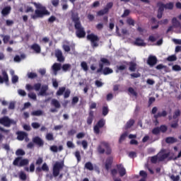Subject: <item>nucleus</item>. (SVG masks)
<instances>
[{"label":"nucleus","mask_w":181,"mask_h":181,"mask_svg":"<svg viewBox=\"0 0 181 181\" xmlns=\"http://www.w3.org/2000/svg\"><path fill=\"white\" fill-rule=\"evenodd\" d=\"M71 18L74 25V28L76 29V35L79 39H83L86 37V30L84 27L81 25V21H80V17H78V13H72Z\"/></svg>","instance_id":"1"},{"label":"nucleus","mask_w":181,"mask_h":181,"mask_svg":"<svg viewBox=\"0 0 181 181\" xmlns=\"http://www.w3.org/2000/svg\"><path fill=\"white\" fill-rule=\"evenodd\" d=\"M35 6L37 9L35 11V14L31 15V19H37L39 18H43L45 15H50V12L46 9V7L42 6L40 4L34 3Z\"/></svg>","instance_id":"2"},{"label":"nucleus","mask_w":181,"mask_h":181,"mask_svg":"<svg viewBox=\"0 0 181 181\" xmlns=\"http://www.w3.org/2000/svg\"><path fill=\"white\" fill-rule=\"evenodd\" d=\"M98 152L100 155H103L104 153H106V155H111L112 150L111 149V147L110 146V144L102 141L100 144L98 146Z\"/></svg>","instance_id":"3"},{"label":"nucleus","mask_w":181,"mask_h":181,"mask_svg":"<svg viewBox=\"0 0 181 181\" xmlns=\"http://www.w3.org/2000/svg\"><path fill=\"white\" fill-rule=\"evenodd\" d=\"M64 168V160L56 161L52 166V174L54 177H57L60 175V171Z\"/></svg>","instance_id":"4"},{"label":"nucleus","mask_w":181,"mask_h":181,"mask_svg":"<svg viewBox=\"0 0 181 181\" xmlns=\"http://www.w3.org/2000/svg\"><path fill=\"white\" fill-rule=\"evenodd\" d=\"M87 40H90L92 47H98L100 42V37L94 33L88 34L86 37Z\"/></svg>","instance_id":"5"},{"label":"nucleus","mask_w":181,"mask_h":181,"mask_svg":"<svg viewBox=\"0 0 181 181\" xmlns=\"http://www.w3.org/2000/svg\"><path fill=\"white\" fill-rule=\"evenodd\" d=\"M13 166H18V168H23V166H28L29 165V159L22 158V157H17L13 162Z\"/></svg>","instance_id":"6"},{"label":"nucleus","mask_w":181,"mask_h":181,"mask_svg":"<svg viewBox=\"0 0 181 181\" xmlns=\"http://www.w3.org/2000/svg\"><path fill=\"white\" fill-rule=\"evenodd\" d=\"M105 125V120L104 119H100L97 124L93 127V131L95 134L98 135L100 134V128H103Z\"/></svg>","instance_id":"7"},{"label":"nucleus","mask_w":181,"mask_h":181,"mask_svg":"<svg viewBox=\"0 0 181 181\" xmlns=\"http://www.w3.org/2000/svg\"><path fill=\"white\" fill-rule=\"evenodd\" d=\"M2 76H0V84L5 83L6 86H9V76H8V73L6 71H2Z\"/></svg>","instance_id":"8"},{"label":"nucleus","mask_w":181,"mask_h":181,"mask_svg":"<svg viewBox=\"0 0 181 181\" xmlns=\"http://www.w3.org/2000/svg\"><path fill=\"white\" fill-rule=\"evenodd\" d=\"M156 63H158V58L153 55H150L147 59V64L151 67H153Z\"/></svg>","instance_id":"9"},{"label":"nucleus","mask_w":181,"mask_h":181,"mask_svg":"<svg viewBox=\"0 0 181 181\" xmlns=\"http://www.w3.org/2000/svg\"><path fill=\"white\" fill-rule=\"evenodd\" d=\"M17 139L18 141H23V139H25V141H28V133L25 132H17Z\"/></svg>","instance_id":"10"},{"label":"nucleus","mask_w":181,"mask_h":181,"mask_svg":"<svg viewBox=\"0 0 181 181\" xmlns=\"http://www.w3.org/2000/svg\"><path fill=\"white\" fill-rule=\"evenodd\" d=\"M117 168L119 172V175L121 177L127 175V170H125V168H124V165L122 164H117Z\"/></svg>","instance_id":"11"},{"label":"nucleus","mask_w":181,"mask_h":181,"mask_svg":"<svg viewBox=\"0 0 181 181\" xmlns=\"http://www.w3.org/2000/svg\"><path fill=\"white\" fill-rule=\"evenodd\" d=\"M158 156V162H163L165 159H168L169 156H170V152L163 153L162 152H160L157 154Z\"/></svg>","instance_id":"12"},{"label":"nucleus","mask_w":181,"mask_h":181,"mask_svg":"<svg viewBox=\"0 0 181 181\" xmlns=\"http://www.w3.org/2000/svg\"><path fill=\"white\" fill-rule=\"evenodd\" d=\"M55 57L57 59V61L60 63H63L64 62V57H63V52L60 49H57L55 51Z\"/></svg>","instance_id":"13"},{"label":"nucleus","mask_w":181,"mask_h":181,"mask_svg":"<svg viewBox=\"0 0 181 181\" xmlns=\"http://www.w3.org/2000/svg\"><path fill=\"white\" fill-rule=\"evenodd\" d=\"M0 124L4 125V127H11V124H12V121L8 117H2L0 118Z\"/></svg>","instance_id":"14"},{"label":"nucleus","mask_w":181,"mask_h":181,"mask_svg":"<svg viewBox=\"0 0 181 181\" xmlns=\"http://www.w3.org/2000/svg\"><path fill=\"white\" fill-rule=\"evenodd\" d=\"M33 144H35V145H37V146H43L45 145V141L39 137V136H35L33 139Z\"/></svg>","instance_id":"15"},{"label":"nucleus","mask_w":181,"mask_h":181,"mask_svg":"<svg viewBox=\"0 0 181 181\" xmlns=\"http://www.w3.org/2000/svg\"><path fill=\"white\" fill-rule=\"evenodd\" d=\"M112 162H114V158L112 157H108L106 159L105 165L106 170H110V168L112 166Z\"/></svg>","instance_id":"16"},{"label":"nucleus","mask_w":181,"mask_h":181,"mask_svg":"<svg viewBox=\"0 0 181 181\" xmlns=\"http://www.w3.org/2000/svg\"><path fill=\"white\" fill-rule=\"evenodd\" d=\"M62 69V64L60 63H54L52 65V70L54 71V76H57V71Z\"/></svg>","instance_id":"17"},{"label":"nucleus","mask_w":181,"mask_h":181,"mask_svg":"<svg viewBox=\"0 0 181 181\" xmlns=\"http://www.w3.org/2000/svg\"><path fill=\"white\" fill-rule=\"evenodd\" d=\"M30 49L32 50H34V52L35 53H37V54H39V53H40V52H42V48L40 47V45H39L37 43H34L31 45Z\"/></svg>","instance_id":"18"},{"label":"nucleus","mask_w":181,"mask_h":181,"mask_svg":"<svg viewBox=\"0 0 181 181\" xmlns=\"http://www.w3.org/2000/svg\"><path fill=\"white\" fill-rule=\"evenodd\" d=\"M134 45L136 46H143V47L146 46V43H145L144 40L142 38H140V37L136 38L135 42H134Z\"/></svg>","instance_id":"19"},{"label":"nucleus","mask_w":181,"mask_h":181,"mask_svg":"<svg viewBox=\"0 0 181 181\" xmlns=\"http://www.w3.org/2000/svg\"><path fill=\"white\" fill-rule=\"evenodd\" d=\"M127 64H129V71L134 72L136 71V63L134 62H130L128 63H127Z\"/></svg>","instance_id":"20"},{"label":"nucleus","mask_w":181,"mask_h":181,"mask_svg":"<svg viewBox=\"0 0 181 181\" xmlns=\"http://www.w3.org/2000/svg\"><path fill=\"white\" fill-rule=\"evenodd\" d=\"M49 149L52 152H54L55 153H57L58 151L59 152H62V151L63 150V146H59L58 148L57 146H51Z\"/></svg>","instance_id":"21"},{"label":"nucleus","mask_w":181,"mask_h":181,"mask_svg":"<svg viewBox=\"0 0 181 181\" xmlns=\"http://www.w3.org/2000/svg\"><path fill=\"white\" fill-rule=\"evenodd\" d=\"M11 8L10 6L4 7L1 11L3 16H6L7 15H9V13H11Z\"/></svg>","instance_id":"22"},{"label":"nucleus","mask_w":181,"mask_h":181,"mask_svg":"<svg viewBox=\"0 0 181 181\" xmlns=\"http://www.w3.org/2000/svg\"><path fill=\"white\" fill-rule=\"evenodd\" d=\"M102 72L104 76H108V74H112V73H114V70L110 67H105Z\"/></svg>","instance_id":"23"},{"label":"nucleus","mask_w":181,"mask_h":181,"mask_svg":"<svg viewBox=\"0 0 181 181\" xmlns=\"http://www.w3.org/2000/svg\"><path fill=\"white\" fill-rule=\"evenodd\" d=\"M165 142L166 144H176V142H177V139L173 136L167 137L165 139Z\"/></svg>","instance_id":"24"},{"label":"nucleus","mask_w":181,"mask_h":181,"mask_svg":"<svg viewBox=\"0 0 181 181\" xmlns=\"http://www.w3.org/2000/svg\"><path fill=\"white\" fill-rule=\"evenodd\" d=\"M24 170L25 172H30L31 173H33V172H35V163H31L30 165V168L28 166L25 167Z\"/></svg>","instance_id":"25"},{"label":"nucleus","mask_w":181,"mask_h":181,"mask_svg":"<svg viewBox=\"0 0 181 181\" xmlns=\"http://www.w3.org/2000/svg\"><path fill=\"white\" fill-rule=\"evenodd\" d=\"M166 114H157L154 115V118L156 119L154 122V125H156V127H157V125H159V121H158V118L160 117H166Z\"/></svg>","instance_id":"26"},{"label":"nucleus","mask_w":181,"mask_h":181,"mask_svg":"<svg viewBox=\"0 0 181 181\" xmlns=\"http://www.w3.org/2000/svg\"><path fill=\"white\" fill-rule=\"evenodd\" d=\"M51 105L54 107L55 108H60L62 105H60V102L56 99H52L51 101Z\"/></svg>","instance_id":"27"},{"label":"nucleus","mask_w":181,"mask_h":181,"mask_svg":"<svg viewBox=\"0 0 181 181\" xmlns=\"http://www.w3.org/2000/svg\"><path fill=\"white\" fill-rule=\"evenodd\" d=\"M134 124H135V120H134L132 119L129 120L127 122L126 125L124 126V129H129V128L133 127Z\"/></svg>","instance_id":"28"},{"label":"nucleus","mask_w":181,"mask_h":181,"mask_svg":"<svg viewBox=\"0 0 181 181\" xmlns=\"http://www.w3.org/2000/svg\"><path fill=\"white\" fill-rule=\"evenodd\" d=\"M157 6H158V12H163L165 9V4L160 1L157 3Z\"/></svg>","instance_id":"29"},{"label":"nucleus","mask_w":181,"mask_h":181,"mask_svg":"<svg viewBox=\"0 0 181 181\" xmlns=\"http://www.w3.org/2000/svg\"><path fill=\"white\" fill-rule=\"evenodd\" d=\"M18 176L21 180L25 181L28 179V175H26V173H25L23 171H21L18 174Z\"/></svg>","instance_id":"30"},{"label":"nucleus","mask_w":181,"mask_h":181,"mask_svg":"<svg viewBox=\"0 0 181 181\" xmlns=\"http://www.w3.org/2000/svg\"><path fill=\"white\" fill-rule=\"evenodd\" d=\"M85 168L88 170H94V165H93V163L91 162H87L85 164Z\"/></svg>","instance_id":"31"},{"label":"nucleus","mask_w":181,"mask_h":181,"mask_svg":"<svg viewBox=\"0 0 181 181\" xmlns=\"http://www.w3.org/2000/svg\"><path fill=\"white\" fill-rule=\"evenodd\" d=\"M47 86H42L40 91V95H46V91H47Z\"/></svg>","instance_id":"32"},{"label":"nucleus","mask_w":181,"mask_h":181,"mask_svg":"<svg viewBox=\"0 0 181 181\" xmlns=\"http://www.w3.org/2000/svg\"><path fill=\"white\" fill-rule=\"evenodd\" d=\"M66 91V87H61L59 88V90L56 93V95H63L64 94V92Z\"/></svg>","instance_id":"33"},{"label":"nucleus","mask_w":181,"mask_h":181,"mask_svg":"<svg viewBox=\"0 0 181 181\" xmlns=\"http://www.w3.org/2000/svg\"><path fill=\"white\" fill-rule=\"evenodd\" d=\"M81 67L83 69V71H88V65L87 64V62H82L81 63Z\"/></svg>","instance_id":"34"},{"label":"nucleus","mask_w":181,"mask_h":181,"mask_svg":"<svg viewBox=\"0 0 181 181\" xmlns=\"http://www.w3.org/2000/svg\"><path fill=\"white\" fill-rule=\"evenodd\" d=\"M100 62L102 64H104L105 66H110L111 63L110 62V60L107 58H101Z\"/></svg>","instance_id":"35"},{"label":"nucleus","mask_w":181,"mask_h":181,"mask_svg":"<svg viewBox=\"0 0 181 181\" xmlns=\"http://www.w3.org/2000/svg\"><path fill=\"white\" fill-rule=\"evenodd\" d=\"M71 69V65L70 64H64L62 66L63 71H69Z\"/></svg>","instance_id":"36"},{"label":"nucleus","mask_w":181,"mask_h":181,"mask_svg":"<svg viewBox=\"0 0 181 181\" xmlns=\"http://www.w3.org/2000/svg\"><path fill=\"white\" fill-rule=\"evenodd\" d=\"M128 136V132H124L123 133L120 137H119V143L121 144V142L125 141V139Z\"/></svg>","instance_id":"37"},{"label":"nucleus","mask_w":181,"mask_h":181,"mask_svg":"<svg viewBox=\"0 0 181 181\" xmlns=\"http://www.w3.org/2000/svg\"><path fill=\"white\" fill-rule=\"evenodd\" d=\"M108 13V10L107 8H103L99 11H98L97 14L98 16H103Z\"/></svg>","instance_id":"38"},{"label":"nucleus","mask_w":181,"mask_h":181,"mask_svg":"<svg viewBox=\"0 0 181 181\" xmlns=\"http://www.w3.org/2000/svg\"><path fill=\"white\" fill-rule=\"evenodd\" d=\"M128 91H129V93H130V94H132L134 97H138V93H136V91H135V89H134V88L129 87L128 88Z\"/></svg>","instance_id":"39"},{"label":"nucleus","mask_w":181,"mask_h":181,"mask_svg":"<svg viewBox=\"0 0 181 181\" xmlns=\"http://www.w3.org/2000/svg\"><path fill=\"white\" fill-rule=\"evenodd\" d=\"M93 119H94V115H93V114L89 115V116L87 119L88 125H91V124H93Z\"/></svg>","instance_id":"40"},{"label":"nucleus","mask_w":181,"mask_h":181,"mask_svg":"<svg viewBox=\"0 0 181 181\" xmlns=\"http://www.w3.org/2000/svg\"><path fill=\"white\" fill-rule=\"evenodd\" d=\"M25 151L22 150L21 148H18L16 151V156H25Z\"/></svg>","instance_id":"41"},{"label":"nucleus","mask_w":181,"mask_h":181,"mask_svg":"<svg viewBox=\"0 0 181 181\" xmlns=\"http://www.w3.org/2000/svg\"><path fill=\"white\" fill-rule=\"evenodd\" d=\"M47 141H54V136L52 133H47L45 136Z\"/></svg>","instance_id":"42"},{"label":"nucleus","mask_w":181,"mask_h":181,"mask_svg":"<svg viewBox=\"0 0 181 181\" xmlns=\"http://www.w3.org/2000/svg\"><path fill=\"white\" fill-rule=\"evenodd\" d=\"M158 160H159V157L158 154L156 156H152L151 158V163H158Z\"/></svg>","instance_id":"43"},{"label":"nucleus","mask_w":181,"mask_h":181,"mask_svg":"<svg viewBox=\"0 0 181 181\" xmlns=\"http://www.w3.org/2000/svg\"><path fill=\"white\" fill-rule=\"evenodd\" d=\"M152 134L153 135H159L160 134V130L159 129V127H155L152 129Z\"/></svg>","instance_id":"44"},{"label":"nucleus","mask_w":181,"mask_h":181,"mask_svg":"<svg viewBox=\"0 0 181 181\" xmlns=\"http://www.w3.org/2000/svg\"><path fill=\"white\" fill-rule=\"evenodd\" d=\"M28 97L31 100H33L34 101H36L37 100V96H36V93H28Z\"/></svg>","instance_id":"45"},{"label":"nucleus","mask_w":181,"mask_h":181,"mask_svg":"<svg viewBox=\"0 0 181 181\" xmlns=\"http://www.w3.org/2000/svg\"><path fill=\"white\" fill-rule=\"evenodd\" d=\"M159 129H160V132L165 134V132H166V131H168V127L165 124H163L159 127Z\"/></svg>","instance_id":"46"},{"label":"nucleus","mask_w":181,"mask_h":181,"mask_svg":"<svg viewBox=\"0 0 181 181\" xmlns=\"http://www.w3.org/2000/svg\"><path fill=\"white\" fill-rule=\"evenodd\" d=\"M167 60L168 62H176V60H177V58L176 57V55H171L167 58Z\"/></svg>","instance_id":"47"},{"label":"nucleus","mask_w":181,"mask_h":181,"mask_svg":"<svg viewBox=\"0 0 181 181\" xmlns=\"http://www.w3.org/2000/svg\"><path fill=\"white\" fill-rule=\"evenodd\" d=\"M127 23L131 26H135V21L132 18H127Z\"/></svg>","instance_id":"48"},{"label":"nucleus","mask_w":181,"mask_h":181,"mask_svg":"<svg viewBox=\"0 0 181 181\" xmlns=\"http://www.w3.org/2000/svg\"><path fill=\"white\" fill-rule=\"evenodd\" d=\"M33 87H34V90H35V91H39V90H40V88H42V84L40 83H35Z\"/></svg>","instance_id":"49"},{"label":"nucleus","mask_w":181,"mask_h":181,"mask_svg":"<svg viewBox=\"0 0 181 181\" xmlns=\"http://www.w3.org/2000/svg\"><path fill=\"white\" fill-rule=\"evenodd\" d=\"M4 43L6 44L11 40V36L9 35H2Z\"/></svg>","instance_id":"50"},{"label":"nucleus","mask_w":181,"mask_h":181,"mask_svg":"<svg viewBox=\"0 0 181 181\" xmlns=\"http://www.w3.org/2000/svg\"><path fill=\"white\" fill-rule=\"evenodd\" d=\"M11 81L13 83V84H16V83H18V81H19V77H18V76L14 75L12 76L11 78Z\"/></svg>","instance_id":"51"},{"label":"nucleus","mask_w":181,"mask_h":181,"mask_svg":"<svg viewBox=\"0 0 181 181\" xmlns=\"http://www.w3.org/2000/svg\"><path fill=\"white\" fill-rule=\"evenodd\" d=\"M164 5L165 6V9H170V10L173 9V2L167 3L166 4H164Z\"/></svg>","instance_id":"52"},{"label":"nucleus","mask_w":181,"mask_h":181,"mask_svg":"<svg viewBox=\"0 0 181 181\" xmlns=\"http://www.w3.org/2000/svg\"><path fill=\"white\" fill-rule=\"evenodd\" d=\"M41 168L44 172H49V165H47V163H44Z\"/></svg>","instance_id":"53"},{"label":"nucleus","mask_w":181,"mask_h":181,"mask_svg":"<svg viewBox=\"0 0 181 181\" xmlns=\"http://www.w3.org/2000/svg\"><path fill=\"white\" fill-rule=\"evenodd\" d=\"M28 78H36L37 77V74L36 73L30 72L28 74Z\"/></svg>","instance_id":"54"},{"label":"nucleus","mask_w":181,"mask_h":181,"mask_svg":"<svg viewBox=\"0 0 181 181\" xmlns=\"http://www.w3.org/2000/svg\"><path fill=\"white\" fill-rule=\"evenodd\" d=\"M31 127L34 129H37L39 128H40V124L37 123V122H33L31 124Z\"/></svg>","instance_id":"55"},{"label":"nucleus","mask_w":181,"mask_h":181,"mask_svg":"<svg viewBox=\"0 0 181 181\" xmlns=\"http://www.w3.org/2000/svg\"><path fill=\"white\" fill-rule=\"evenodd\" d=\"M75 156H76V158L77 159V161L78 162H81V156L80 155V152L78 151H76L75 152Z\"/></svg>","instance_id":"56"},{"label":"nucleus","mask_w":181,"mask_h":181,"mask_svg":"<svg viewBox=\"0 0 181 181\" xmlns=\"http://www.w3.org/2000/svg\"><path fill=\"white\" fill-rule=\"evenodd\" d=\"M129 13H131V11L129 9L124 10L123 14L122 15V18H127V16H129Z\"/></svg>","instance_id":"57"},{"label":"nucleus","mask_w":181,"mask_h":181,"mask_svg":"<svg viewBox=\"0 0 181 181\" xmlns=\"http://www.w3.org/2000/svg\"><path fill=\"white\" fill-rule=\"evenodd\" d=\"M104 64L99 63V69L97 70V73H101L104 70Z\"/></svg>","instance_id":"58"},{"label":"nucleus","mask_w":181,"mask_h":181,"mask_svg":"<svg viewBox=\"0 0 181 181\" xmlns=\"http://www.w3.org/2000/svg\"><path fill=\"white\" fill-rule=\"evenodd\" d=\"M18 93L19 95H21V97H26V91H25L24 90L19 89L18 90Z\"/></svg>","instance_id":"59"},{"label":"nucleus","mask_w":181,"mask_h":181,"mask_svg":"<svg viewBox=\"0 0 181 181\" xmlns=\"http://www.w3.org/2000/svg\"><path fill=\"white\" fill-rule=\"evenodd\" d=\"M95 28L98 30H102V29L104 28V24L103 23H99L96 25Z\"/></svg>","instance_id":"60"},{"label":"nucleus","mask_w":181,"mask_h":181,"mask_svg":"<svg viewBox=\"0 0 181 181\" xmlns=\"http://www.w3.org/2000/svg\"><path fill=\"white\" fill-rule=\"evenodd\" d=\"M132 78H138L139 77H141V74L138 73H133L130 74Z\"/></svg>","instance_id":"61"},{"label":"nucleus","mask_w":181,"mask_h":181,"mask_svg":"<svg viewBox=\"0 0 181 181\" xmlns=\"http://www.w3.org/2000/svg\"><path fill=\"white\" fill-rule=\"evenodd\" d=\"M95 84L96 87H98V88L103 87V86H104V83L99 80H96L95 81Z\"/></svg>","instance_id":"62"},{"label":"nucleus","mask_w":181,"mask_h":181,"mask_svg":"<svg viewBox=\"0 0 181 181\" xmlns=\"http://www.w3.org/2000/svg\"><path fill=\"white\" fill-rule=\"evenodd\" d=\"M77 103H78V97L75 96L72 98L71 104H72V105H76V104H77Z\"/></svg>","instance_id":"63"},{"label":"nucleus","mask_w":181,"mask_h":181,"mask_svg":"<svg viewBox=\"0 0 181 181\" xmlns=\"http://www.w3.org/2000/svg\"><path fill=\"white\" fill-rule=\"evenodd\" d=\"M55 21H56V16H51L48 18L49 23H53L54 22H55Z\"/></svg>","instance_id":"64"}]
</instances>
